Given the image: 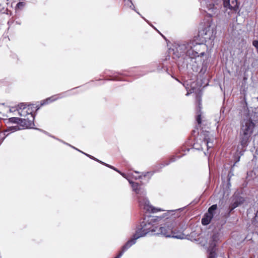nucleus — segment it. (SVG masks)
I'll use <instances>...</instances> for the list:
<instances>
[{
  "label": "nucleus",
  "mask_w": 258,
  "mask_h": 258,
  "mask_svg": "<svg viewBox=\"0 0 258 258\" xmlns=\"http://www.w3.org/2000/svg\"><path fill=\"white\" fill-rule=\"evenodd\" d=\"M215 36L210 25L199 31L192 40L175 43L169 49V53L174 59L178 58V66L180 71H192L204 74L202 57L205 54L207 45H214Z\"/></svg>",
  "instance_id": "obj_1"
},
{
  "label": "nucleus",
  "mask_w": 258,
  "mask_h": 258,
  "mask_svg": "<svg viewBox=\"0 0 258 258\" xmlns=\"http://www.w3.org/2000/svg\"><path fill=\"white\" fill-rule=\"evenodd\" d=\"M183 208L174 210H168L161 216L147 215L143 221L138 226L135 233L145 236L147 234L157 231V234H161L166 237H173L177 239H184L186 235L182 232H177L175 226L177 225L176 219L180 216V212Z\"/></svg>",
  "instance_id": "obj_2"
},
{
  "label": "nucleus",
  "mask_w": 258,
  "mask_h": 258,
  "mask_svg": "<svg viewBox=\"0 0 258 258\" xmlns=\"http://www.w3.org/2000/svg\"><path fill=\"white\" fill-rule=\"evenodd\" d=\"M201 7L206 12H209V15L212 17L223 5L224 9V12L227 20L230 19L232 15L237 13L235 18L241 15L239 9L240 3L237 0H199Z\"/></svg>",
  "instance_id": "obj_3"
},
{
  "label": "nucleus",
  "mask_w": 258,
  "mask_h": 258,
  "mask_svg": "<svg viewBox=\"0 0 258 258\" xmlns=\"http://www.w3.org/2000/svg\"><path fill=\"white\" fill-rule=\"evenodd\" d=\"M255 123L248 115L241 121L239 131V146L240 149L245 151L251 140V136L255 127Z\"/></svg>",
  "instance_id": "obj_4"
},
{
  "label": "nucleus",
  "mask_w": 258,
  "mask_h": 258,
  "mask_svg": "<svg viewBox=\"0 0 258 258\" xmlns=\"http://www.w3.org/2000/svg\"><path fill=\"white\" fill-rule=\"evenodd\" d=\"M132 189L138 195L139 206L141 209L153 213L164 211L161 208H155L150 204L149 201L145 197L146 192L145 188L141 187L138 183H134Z\"/></svg>",
  "instance_id": "obj_5"
},
{
  "label": "nucleus",
  "mask_w": 258,
  "mask_h": 258,
  "mask_svg": "<svg viewBox=\"0 0 258 258\" xmlns=\"http://www.w3.org/2000/svg\"><path fill=\"white\" fill-rule=\"evenodd\" d=\"M214 137L209 135H200L195 139L193 144V148L197 150H203L206 147L207 151L214 146Z\"/></svg>",
  "instance_id": "obj_6"
},
{
  "label": "nucleus",
  "mask_w": 258,
  "mask_h": 258,
  "mask_svg": "<svg viewBox=\"0 0 258 258\" xmlns=\"http://www.w3.org/2000/svg\"><path fill=\"white\" fill-rule=\"evenodd\" d=\"M143 235L138 234V232L137 233H134L132 237L129 239L121 247V250L119 252L118 254L114 258H120L123 255L124 252L129 249L132 245L136 243V240L139 238L141 237Z\"/></svg>",
  "instance_id": "obj_7"
},
{
  "label": "nucleus",
  "mask_w": 258,
  "mask_h": 258,
  "mask_svg": "<svg viewBox=\"0 0 258 258\" xmlns=\"http://www.w3.org/2000/svg\"><path fill=\"white\" fill-rule=\"evenodd\" d=\"M69 95V92L67 91L58 94L53 95L47 98L46 99L43 100L41 103V106L53 102L55 100H57L58 99L62 98Z\"/></svg>",
  "instance_id": "obj_8"
},
{
  "label": "nucleus",
  "mask_w": 258,
  "mask_h": 258,
  "mask_svg": "<svg viewBox=\"0 0 258 258\" xmlns=\"http://www.w3.org/2000/svg\"><path fill=\"white\" fill-rule=\"evenodd\" d=\"M20 125L25 128H33L34 125V115H31L27 118H20Z\"/></svg>",
  "instance_id": "obj_9"
},
{
  "label": "nucleus",
  "mask_w": 258,
  "mask_h": 258,
  "mask_svg": "<svg viewBox=\"0 0 258 258\" xmlns=\"http://www.w3.org/2000/svg\"><path fill=\"white\" fill-rule=\"evenodd\" d=\"M244 202L243 197L239 196L238 194H235L232 198L231 204L233 206V208H236L242 204Z\"/></svg>",
  "instance_id": "obj_10"
},
{
  "label": "nucleus",
  "mask_w": 258,
  "mask_h": 258,
  "mask_svg": "<svg viewBox=\"0 0 258 258\" xmlns=\"http://www.w3.org/2000/svg\"><path fill=\"white\" fill-rule=\"evenodd\" d=\"M214 221H215L214 217L211 215L209 213H206L204 214L203 218L202 219L201 222L203 225H207L211 222L214 223Z\"/></svg>",
  "instance_id": "obj_11"
},
{
  "label": "nucleus",
  "mask_w": 258,
  "mask_h": 258,
  "mask_svg": "<svg viewBox=\"0 0 258 258\" xmlns=\"http://www.w3.org/2000/svg\"><path fill=\"white\" fill-rule=\"evenodd\" d=\"M17 110L18 111V114L21 116H26L28 115L27 110V104L24 103H21L18 105V108Z\"/></svg>",
  "instance_id": "obj_12"
},
{
  "label": "nucleus",
  "mask_w": 258,
  "mask_h": 258,
  "mask_svg": "<svg viewBox=\"0 0 258 258\" xmlns=\"http://www.w3.org/2000/svg\"><path fill=\"white\" fill-rule=\"evenodd\" d=\"M201 109H202V102L201 99L199 98L198 99V104L197 109V116H196V120L199 124H200L202 122V118H201Z\"/></svg>",
  "instance_id": "obj_13"
},
{
  "label": "nucleus",
  "mask_w": 258,
  "mask_h": 258,
  "mask_svg": "<svg viewBox=\"0 0 258 258\" xmlns=\"http://www.w3.org/2000/svg\"><path fill=\"white\" fill-rule=\"evenodd\" d=\"M184 154H183L181 156H171L168 160L165 161V164H161L159 165L161 168H163L165 166L169 165L171 163L175 162L177 159L181 158Z\"/></svg>",
  "instance_id": "obj_14"
},
{
  "label": "nucleus",
  "mask_w": 258,
  "mask_h": 258,
  "mask_svg": "<svg viewBox=\"0 0 258 258\" xmlns=\"http://www.w3.org/2000/svg\"><path fill=\"white\" fill-rule=\"evenodd\" d=\"M57 140H58V141H59L60 142H62V143H63V144H66V145H68V146H69L71 147L72 148H73V149H75V150H76L78 151L79 152H81V153H82L84 154V155H85L86 156H87V157H89V158H90V159H92V160H95V161H97V162H99V163H101V162H102V161H100V160H99V159H97V158H95L94 157H93V156H91V155H89V154H87V153H84V152H82V151H80V150H79V149H78L77 148H75V147H74V146H73L71 145L70 144H68V143H66L65 142H64V141H62V140H59V139H57Z\"/></svg>",
  "instance_id": "obj_15"
},
{
  "label": "nucleus",
  "mask_w": 258,
  "mask_h": 258,
  "mask_svg": "<svg viewBox=\"0 0 258 258\" xmlns=\"http://www.w3.org/2000/svg\"><path fill=\"white\" fill-rule=\"evenodd\" d=\"M218 236L217 235V234H214L213 236H212V240L214 242V244H213V247L215 246H216V244L215 243V242H216L217 241V239H218ZM209 250V256H208V258H210V253H212V252H213L214 253L215 255H214V258H216V252H215V249L214 247H212L211 248V249H210V248H209L208 249Z\"/></svg>",
  "instance_id": "obj_16"
},
{
  "label": "nucleus",
  "mask_w": 258,
  "mask_h": 258,
  "mask_svg": "<svg viewBox=\"0 0 258 258\" xmlns=\"http://www.w3.org/2000/svg\"><path fill=\"white\" fill-rule=\"evenodd\" d=\"M39 108L40 107H38V106H34V105L32 104H29L27 105V113L28 115H29L30 116L31 114L34 115V114H33L32 113L34 111V109L35 108V110L37 111L39 109Z\"/></svg>",
  "instance_id": "obj_17"
},
{
  "label": "nucleus",
  "mask_w": 258,
  "mask_h": 258,
  "mask_svg": "<svg viewBox=\"0 0 258 258\" xmlns=\"http://www.w3.org/2000/svg\"><path fill=\"white\" fill-rule=\"evenodd\" d=\"M154 173L151 172H142L141 175H139L138 177H135L136 179H143V177H148V179H149L151 176L153 175Z\"/></svg>",
  "instance_id": "obj_18"
},
{
  "label": "nucleus",
  "mask_w": 258,
  "mask_h": 258,
  "mask_svg": "<svg viewBox=\"0 0 258 258\" xmlns=\"http://www.w3.org/2000/svg\"><path fill=\"white\" fill-rule=\"evenodd\" d=\"M162 70L167 72L168 70V68L167 67V66L165 63H160L157 66L156 71L158 72H160Z\"/></svg>",
  "instance_id": "obj_19"
},
{
  "label": "nucleus",
  "mask_w": 258,
  "mask_h": 258,
  "mask_svg": "<svg viewBox=\"0 0 258 258\" xmlns=\"http://www.w3.org/2000/svg\"><path fill=\"white\" fill-rule=\"evenodd\" d=\"M19 130L20 128L18 125L15 126H10L7 127V128L5 131L4 133L5 134L6 132H8L13 133Z\"/></svg>",
  "instance_id": "obj_20"
},
{
  "label": "nucleus",
  "mask_w": 258,
  "mask_h": 258,
  "mask_svg": "<svg viewBox=\"0 0 258 258\" xmlns=\"http://www.w3.org/2000/svg\"><path fill=\"white\" fill-rule=\"evenodd\" d=\"M217 205H213L212 206L209 207L207 213H209L211 215L214 217V212L215 210L217 209Z\"/></svg>",
  "instance_id": "obj_21"
},
{
  "label": "nucleus",
  "mask_w": 258,
  "mask_h": 258,
  "mask_svg": "<svg viewBox=\"0 0 258 258\" xmlns=\"http://www.w3.org/2000/svg\"><path fill=\"white\" fill-rule=\"evenodd\" d=\"M20 118L19 117H13L9 118V122L13 123H17L18 124H20Z\"/></svg>",
  "instance_id": "obj_22"
},
{
  "label": "nucleus",
  "mask_w": 258,
  "mask_h": 258,
  "mask_svg": "<svg viewBox=\"0 0 258 258\" xmlns=\"http://www.w3.org/2000/svg\"><path fill=\"white\" fill-rule=\"evenodd\" d=\"M175 228L176 229L177 232H182L183 233V231L185 229V227L183 225H181L180 224H179L177 226V224L176 226H175Z\"/></svg>",
  "instance_id": "obj_23"
},
{
  "label": "nucleus",
  "mask_w": 258,
  "mask_h": 258,
  "mask_svg": "<svg viewBox=\"0 0 258 258\" xmlns=\"http://www.w3.org/2000/svg\"><path fill=\"white\" fill-rule=\"evenodd\" d=\"M123 1L124 2V3H125L124 5L125 6L130 7L132 9H134L135 7H134L133 4L132 2L131 1V0H123Z\"/></svg>",
  "instance_id": "obj_24"
},
{
  "label": "nucleus",
  "mask_w": 258,
  "mask_h": 258,
  "mask_svg": "<svg viewBox=\"0 0 258 258\" xmlns=\"http://www.w3.org/2000/svg\"><path fill=\"white\" fill-rule=\"evenodd\" d=\"M25 5H26V3L25 2H19L16 5V10H18V9L22 10V9H23L24 8Z\"/></svg>",
  "instance_id": "obj_25"
},
{
  "label": "nucleus",
  "mask_w": 258,
  "mask_h": 258,
  "mask_svg": "<svg viewBox=\"0 0 258 258\" xmlns=\"http://www.w3.org/2000/svg\"><path fill=\"white\" fill-rule=\"evenodd\" d=\"M162 164H165V161L164 162V163H162ZM160 164H161V163H159V164L155 165V166L154 167V171H153L154 173L155 172H157L160 171L163 168H160V166L159 165Z\"/></svg>",
  "instance_id": "obj_26"
},
{
  "label": "nucleus",
  "mask_w": 258,
  "mask_h": 258,
  "mask_svg": "<svg viewBox=\"0 0 258 258\" xmlns=\"http://www.w3.org/2000/svg\"><path fill=\"white\" fill-rule=\"evenodd\" d=\"M101 164H103V165H105V166H107V167H109V168H111V169L116 171L117 172H119V171L117 169H116V168H115L114 167H113V166H112L111 165H109L108 164H106V163H104V162H103L102 161V162H101Z\"/></svg>",
  "instance_id": "obj_27"
},
{
  "label": "nucleus",
  "mask_w": 258,
  "mask_h": 258,
  "mask_svg": "<svg viewBox=\"0 0 258 258\" xmlns=\"http://www.w3.org/2000/svg\"><path fill=\"white\" fill-rule=\"evenodd\" d=\"M9 134L5 135V133L0 132V145L2 143L5 138L8 136Z\"/></svg>",
  "instance_id": "obj_28"
},
{
  "label": "nucleus",
  "mask_w": 258,
  "mask_h": 258,
  "mask_svg": "<svg viewBox=\"0 0 258 258\" xmlns=\"http://www.w3.org/2000/svg\"><path fill=\"white\" fill-rule=\"evenodd\" d=\"M11 57L14 59V60L16 62H17L18 60H19V58H18V55L16 54V53H12L11 54Z\"/></svg>",
  "instance_id": "obj_29"
},
{
  "label": "nucleus",
  "mask_w": 258,
  "mask_h": 258,
  "mask_svg": "<svg viewBox=\"0 0 258 258\" xmlns=\"http://www.w3.org/2000/svg\"><path fill=\"white\" fill-rule=\"evenodd\" d=\"M235 208H233V206L231 204H230L229 208H228L227 210L228 212V216H229L230 215V213L232 212V211Z\"/></svg>",
  "instance_id": "obj_30"
},
{
  "label": "nucleus",
  "mask_w": 258,
  "mask_h": 258,
  "mask_svg": "<svg viewBox=\"0 0 258 258\" xmlns=\"http://www.w3.org/2000/svg\"><path fill=\"white\" fill-rule=\"evenodd\" d=\"M252 44L255 47V48L256 49L257 52H258V41L254 40L252 42Z\"/></svg>",
  "instance_id": "obj_31"
},
{
  "label": "nucleus",
  "mask_w": 258,
  "mask_h": 258,
  "mask_svg": "<svg viewBox=\"0 0 258 258\" xmlns=\"http://www.w3.org/2000/svg\"><path fill=\"white\" fill-rule=\"evenodd\" d=\"M1 13H2V14H8V9L7 8H6V9L3 8V9H2L0 11Z\"/></svg>",
  "instance_id": "obj_32"
},
{
  "label": "nucleus",
  "mask_w": 258,
  "mask_h": 258,
  "mask_svg": "<svg viewBox=\"0 0 258 258\" xmlns=\"http://www.w3.org/2000/svg\"><path fill=\"white\" fill-rule=\"evenodd\" d=\"M254 221L258 222V211L256 212V213L255 214V216L254 217L253 222H254Z\"/></svg>",
  "instance_id": "obj_33"
},
{
  "label": "nucleus",
  "mask_w": 258,
  "mask_h": 258,
  "mask_svg": "<svg viewBox=\"0 0 258 258\" xmlns=\"http://www.w3.org/2000/svg\"><path fill=\"white\" fill-rule=\"evenodd\" d=\"M126 179L128 180V181L129 182V183L131 184V186L132 187H133V185L134 183H137V182H134V181H132L131 180L128 179L127 178Z\"/></svg>",
  "instance_id": "obj_34"
},
{
  "label": "nucleus",
  "mask_w": 258,
  "mask_h": 258,
  "mask_svg": "<svg viewBox=\"0 0 258 258\" xmlns=\"http://www.w3.org/2000/svg\"><path fill=\"white\" fill-rule=\"evenodd\" d=\"M17 108H18V106L16 107H12L10 109V112L15 111L17 110Z\"/></svg>",
  "instance_id": "obj_35"
},
{
  "label": "nucleus",
  "mask_w": 258,
  "mask_h": 258,
  "mask_svg": "<svg viewBox=\"0 0 258 258\" xmlns=\"http://www.w3.org/2000/svg\"><path fill=\"white\" fill-rule=\"evenodd\" d=\"M214 255H215L214 253H213V252L211 253L210 258H214V256H215Z\"/></svg>",
  "instance_id": "obj_36"
},
{
  "label": "nucleus",
  "mask_w": 258,
  "mask_h": 258,
  "mask_svg": "<svg viewBox=\"0 0 258 258\" xmlns=\"http://www.w3.org/2000/svg\"><path fill=\"white\" fill-rule=\"evenodd\" d=\"M123 177H124V178H125L126 179L127 178V177H126V175L124 173H121V172L119 171V172Z\"/></svg>",
  "instance_id": "obj_37"
},
{
  "label": "nucleus",
  "mask_w": 258,
  "mask_h": 258,
  "mask_svg": "<svg viewBox=\"0 0 258 258\" xmlns=\"http://www.w3.org/2000/svg\"><path fill=\"white\" fill-rule=\"evenodd\" d=\"M112 80H115V81H118L119 79H117L116 77H114L112 79H111Z\"/></svg>",
  "instance_id": "obj_38"
},
{
  "label": "nucleus",
  "mask_w": 258,
  "mask_h": 258,
  "mask_svg": "<svg viewBox=\"0 0 258 258\" xmlns=\"http://www.w3.org/2000/svg\"><path fill=\"white\" fill-rule=\"evenodd\" d=\"M155 71H156V70H151V71H146V72L145 73V74H147V73H149V72H155Z\"/></svg>",
  "instance_id": "obj_39"
},
{
  "label": "nucleus",
  "mask_w": 258,
  "mask_h": 258,
  "mask_svg": "<svg viewBox=\"0 0 258 258\" xmlns=\"http://www.w3.org/2000/svg\"><path fill=\"white\" fill-rule=\"evenodd\" d=\"M231 172H232V169H231L230 171H229V173L228 174V176H230V174L231 173Z\"/></svg>",
  "instance_id": "obj_40"
},
{
  "label": "nucleus",
  "mask_w": 258,
  "mask_h": 258,
  "mask_svg": "<svg viewBox=\"0 0 258 258\" xmlns=\"http://www.w3.org/2000/svg\"><path fill=\"white\" fill-rule=\"evenodd\" d=\"M16 23L17 24H19V25H20V24H21L20 22H19L18 21H16Z\"/></svg>",
  "instance_id": "obj_41"
},
{
  "label": "nucleus",
  "mask_w": 258,
  "mask_h": 258,
  "mask_svg": "<svg viewBox=\"0 0 258 258\" xmlns=\"http://www.w3.org/2000/svg\"><path fill=\"white\" fill-rule=\"evenodd\" d=\"M245 106H244V108L246 107L247 106V103L246 102V101H245Z\"/></svg>",
  "instance_id": "obj_42"
},
{
  "label": "nucleus",
  "mask_w": 258,
  "mask_h": 258,
  "mask_svg": "<svg viewBox=\"0 0 258 258\" xmlns=\"http://www.w3.org/2000/svg\"><path fill=\"white\" fill-rule=\"evenodd\" d=\"M189 92H187V93H186V96H188V95H189Z\"/></svg>",
  "instance_id": "obj_43"
},
{
  "label": "nucleus",
  "mask_w": 258,
  "mask_h": 258,
  "mask_svg": "<svg viewBox=\"0 0 258 258\" xmlns=\"http://www.w3.org/2000/svg\"><path fill=\"white\" fill-rule=\"evenodd\" d=\"M186 150L188 152L190 150V149L189 148H187Z\"/></svg>",
  "instance_id": "obj_44"
},
{
  "label": "nucleus",
  "mask_w": 258,
  "mask_h": 258,
  "mask_svg": "<svg viewBox=\"0 0 258 258\" xmlns=\"http://www.w3.org/2000/svg\"><path fill=\"white\" fill-rule=\"evenodd\" d=\"M135 172H136V173H139V172H138V171H135Z\"/></svg>",
  "instance_id": "obj_45"
},
{
  "label": "nucleus",
  "mask_w": 258,
  "mask_h": 258,
  "mask_svg": "<svg viewBox=\"0 0 258 258\" xmlns=\"http://www.w3.org/2000/svg\"><path fill=\"white\" fill-rule=\"evenodd\" d=\"M10 21H9V22H8V24H10Z\"/></svg>",
  "instance_id": "obj_46"
}]
</instances>
